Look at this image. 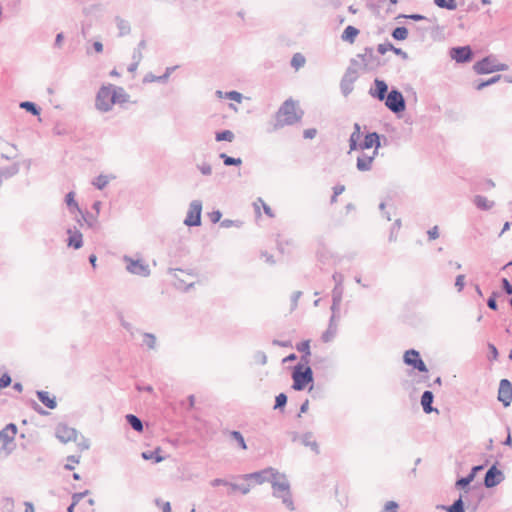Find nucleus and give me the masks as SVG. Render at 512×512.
Instances as JSON below:
<instances>
[{"label":"nucleus","instance_id":"nucleus-35","mask_svg":"<svg viewBox=\"0 0 512 512\" xmlns=\"http://www.w3.org/2000/svg\"><path fill=\"white\" fill-rule=\"evenodd\" d=\"M115 22H116L117 28L119 30V33H118L119 37H123V36L130 34L131 26L127 20L121 18L120 16H116Z\"/></svg>","mask_w":512,"mask_h":512},{"label":"nucleus","instance_id":"nucleus-54","mask_svg":"<svg viewBox=\"0 0 512 512\" xmlns=\"http://www.w3.org/2000/svg\"><path fill=\"white\" fill-rule=\"evenodd\" d=\"M343 297V286H334L332 290V300L335 302H341Z\"/></svg>","mask_w":512,"mask_h":512},{"label":"nucleus","instance_id":"nucleus-46","mask_svg":"<svg viewBox=\"0 0 512 512\" xmlns=\"http://www.w3.org/2000/svg\"><path fill=\"white\" fill-rule=\"evenodd\" d=\"M235 138L234 133L231 130H222L219 132H216L215 134V140L220 141H228L232 142Z\"/></svg>","mask_w":512,"mask_h":512},{"label":"nucleus","instance_id":"nucleus-3","mask_svg":"<svg viewBox=\"0 0 512 512\" xmlns=\"http://www.w3.org/2000/svg\"><path fill=\"white\" fill-rule=\"evenodd\" d=\"M291 377L293 380L292 388L295 391H302L313 382V370L309 365L298 363L294 366Z\"/></svg>","mask_w":512,"mask_h":512},{"label":"nucleus","instance_id":"nucleus-22","mask_svg":"<svg viewBox=\"0 0 512 512\" xmlns=\"http://www.w3.org/2000/svg\"><path fill=\"white\" fill-rule=\"evenodd\" d=\"M297 351L301 352L300 362L303 365H309L310 362V340H304L296 344Z\"/></svg>","mask_w":512,"mask_h":512},{"label":"nucleus","instance_id":"nucleus-7","mask_svg":"<svg viewBox=\"0 0 512 512\" xmlns=\"http://www.w3.org/2000/svg\"><path fill=\"white\" fill-rule=\"evenodd\" d=\"M123 261L126 263V270L133 275L148 277L151 274L149 265L141 259L134 260L128 255L123 256Z\"/></svg>","mask_w":512,"mask_h":512},{"label":"nucleus","instance_id":"nucleus-61","mask_svg":"<svg viewBox=\"0 0 512 512\" xmlns=\"http://www.w3.org/2000/svg\"><path fill=\"white\" fill-rule=\"evenodd\" d=\"M465 275L463 274H460L456 277L455 279V287L457 288V290L460 292L463 290L464 288V285H465Z\"/></svg>","mask_w":512,"mask_h":512},{"label":"nucleus","instance_id":"nucleus-1","mask_svg":"<svg viewBox=\"0 0 512 512\" xmlns=\"http://www.w3.org/2000/svg\"><path fill=\"white\" fill-rule=\"evenodd\" d=\"M303 112L300 114L296 111V102L292 99H287L282 103L275 115V122L269 132H275L284 126H291L299 122L302 118Z\"/></svg>","mask_w":512,"mask_h":512},{"label":"nucleus","instance_id":"nucleus-64","mask_svg":"<svg viewBox=\"0 0 512 512\" xmlns=\"http://www.w3.org/2000/svg\"><path fill=\"white\" fill-rule=\"evenodd\" d=\"M332 279L335 282V286H343L344 276L341 273L335 272L332 275Z\"/></svg>","mask_w":512,"mask_h":512},{"label":"nucleus","instance_id":"nucleus-5","mask_svg":"<svg viewBox=\"0 0 512 512\" xmlns=\"http://www.w3.org/2000/svg\"><path fill=\"white\" fill-rule=\"evenodd\" d=\"M473 70L479 74H490L508 70V65L498 62L496 56L488 55L473 65Z\"/></svg>","mask_w":512,"mask_h":512},{"label":"nucleus","instance_id":"nucleus-47","mask_svg":"<svg viewBox=\"0 0 512 512\" xmlns=\"http://www.w3.org/2000/svg\"><path fill=\"white\" fill-rule=\"evenodd\" d=\"M305 62V57L301 53H295L291 59V66L298 70L304 66Z\"/></svg>","mask_w":512,"mask_h":512},{"label":"nucleus","instance_id":"nucleus-9","mask_svg":"<svg viewBox=\"0 0 512 512\" xmlns=\"http://www.w3.org/2000/svg\"><path fill=\"white\" fill-rule=\"evenodd\" d=\"M449 56L452 60L459 64H465L472 61L474 52L469 45L452 47L449 50Z\"/></svg>","mask_w":512,"mask_h":512},{"label":"nucleus","instance_id":"nucleus-27","mask_svg":"<svg viewBox=\"0 0 512 512\" xmlns=\"http://www.w3.org/2000/svg\"><path fill=\"white\" fill-rule=\"evenodd\" d=\"M464 494H460L459 497L449 506H441L442 509L447 512H465Z\"/></svg>","mask_w":512,"mask_h":512},{"label":"nucleus","instance_id":"nucleus-39","mask_svg":"<svg viewBox=\"0 0 512 512\" xmlns=\"http://www.w3.org/2000/svg\"><path fill=\"white\" fill-rule=\"evenodd\" d=\"M161 449L158 447L153 451H144L141 456L144 460H153L155 463H159L164 460V457L160 455Z\"/></svg>","mask_w":512,"mask_h":512},{"label":"nucleus","instance_id":"nucleus-28","mask_svg":"<svg viewBox=\"0 0 512 512\" xmlns=\"http://www.w3.org/2000/svg\"><path fill=\"white\" fill-rule=\"evenodd\" d=\"M65 203L71 214H82V210L80 209L77 201L75 200V193L73 191H70L69 193L66 194Z\"/></svg>","mask_w":512,"mask_h":512},{"label":"nucleus","instance_id":"nucleus-37","mask_svg":"<svg viewBox=\"0 0 512 512\" xmlns=\"http://www.w3.org/2000/svg\"><path fill=\"white\" fill-rule=\"evenodd\" d=\"M125 419L133 430H135L136 432L143 431V429H144L143 422L138 416H136L134 414H127L125 416Z\"/></svg>","mask_w":512,"mask_h":512},{"label":"nucleus","instance_id":"nucleus-4","mask_svg":"<svg viewBox=\"0 0 512 512\" xmlns=\"http://www.w3.org/2000/svg\"><path fill=\"white\" fill-rule=\"evenodd\" d=\"M113 92V84L102 85L99 88L95 98V108L98 111L106 113L112 110L114 105Z\"/></svg>","mask_w":512,"mask_h":512},{"label":"nucleus","instance_id":"nucleus-31","mask_svg":"<svg viewBox=\"0 0 512 512\" xmlns=\"http://www.w3.org/2000/svg\"><path fill=\"white\" fill-rule=\"evenodd\" d=\"M113 98L114 104H124L129 101L130 96L123 87L114 85Z\"/></svg>","mask_w":512,"mask_h":512},{"label":"nucleus","instance_id":"nucleus-38","mask_svg":"<svg viewBox=\"0 0 512 512\" xmlns=\"http://www.w3.org/2000/svg\"><path fill=\"white\" fill-rule=\"evenodd\" d=\"M19 163H14L11 166L0 168V176L2 179H9L19 173Z\"/></svg>","mask_w":512,"mask_h":512},{"label":"nucleus","instance_id":"nucleus-13","mask_svg":"<svg viewBox=\"0 0 512 512\" xmlns=\"http://www.w3.org/2000/svg\"><path fill=\"white\" fill-rule=\"evenodd\" d=\"M357 78V71L351 67H348L340 82V89L345 97H347L353 91V84Z\"/></svg>","mask_w":512,"mask_h":512},{"label":"nucleus","instance_id":"nucleus-49","mask_svg":"<svg viewBox=\"0 0 512 512\" xmlns=\"http://www.w3.org/2000/svg\"><path fill=\"white\" fill-rule=\"evenodd\" d=\"M434 3L439 7L447 10H455L457 4L453 0H434Z\"/></svg>","mask_w":512,"mask_h":512},{"label":"nucleus","instance_id":"nucleus-2","mask_svg":"<svg viewBox=\"0 0 512 512\" xmlns=\"http://www.w3.org/2000/svg\"><path fill=\"white\" fill-rule=\"evenodd\" d=\"M270 484L272 486V495L275 498H279L282 500V503L290 510L293 511L295 509L294 502L292 499V493L290 489V483L285 474L279 473L278 476L272 477L270 479Z\"/></svg>","mask_w":512,"mask_h":512},{"label":"nucleus","instance_id":"nucleus-53","mask_svg":"<svg viewBox=\"0 0 512 512\" xmlns=\"http://www.w3.org/2000/svg\"><path fill=\"white\" fill-rule=\"evenodd\" d=\"M197 169L204 176H210L212 174V167L209 163L203 162L197 165Z\"/></svg>","mask_w":512,"mask_h":512},{"label":"nucleus","instance_id":"nucleus-51","mask_svg":"<svg viewBox=\"0 0 512 512\" xmlns=\"http://www.w3.org/2000/svg\"><path fill=\"white\" fill-rule=\"evenodd\" d=\"M14 500L11 497H5L2 500V512H13Z\"/></svg>","mask_w":512,"mask_h":512},{"label":"nucleus","instance_id":"nucleus-14","mask_svg":"<svg viewBox=\"0 0 512 512\" xmlns=\"http://www.w3.org/2000/svg\"><path fill=\"white\" fill-rule=\"evenodd\" d=\"M55 435L59 441L67 443L69 441H76L78 432L76 429L60 423L56 426Z\"/></svg>","mask_w":512,"mask_h":512},{"label":"nucleus","instance_id":"nucleus-6","mask_svg":"<svg viewBox=\"0 0 512 512\" xmlns=\"http://www.w3.org/2000/svg\"><path fill=\"white\" fill-rule=\"evenodd\" d=\"M385 106L393 113L399 114L405 111L406 101L401 91L392 88L384 99Z\"/></svg>","mask_w":512,"mask_h":512},{"label":"nucleus","instance_id":"nucleus-32","mask_svg":"<svg viewBox=\"0 0 512 512\" xmlns=\"http://www.w3.org/2000/svg\"><path fill=\"white\" fill-rule=\"evenodd\" d=\"M473 203L478 209L483 211L490 210L495 204L494 201H490L482 195H476L473 199Z\"/></svg>","mask_w":512,"mask_h":512},{"label":"nucleus","instance_id":"nucleus-63","mask_svg":"<svg viewBox=\"0 0 512 512\" xmlns=\"http://www.w3.org/2000/svg\"><path fill=\"white\" fill-rule=\"evenodd\" d=\"M501 284H502V288L503 290L508 294V295H511L512 294V285L511 283L508 281L507 278H502L501 280Z\"/></svg>","mask_w":512,"mask_h":512},{"label":"nucleus","instance_id":"nucleus-26","mask_svg":"<svg viewBox=\"0 0 512 512\" xmlns=\"http://www.w3.org/2000/svg\"><path fill=\"white\" fill-rule=\"evenodd\" d=\"M362 136L361 133V126L359 123H354L353 125V132L350 135L349 138V149L350 151L358 150V142Z\"/></svg>","mask_w":512,"mask_h":512},{"label":"nucleus","instance_id":"nucleus-21","mask_svg":"<svg viewBox=\"0 0 512 512\" xmlns=\"http://www.w3.org/2000/svg\"><path fill=\"white\" fill-rule=\"evenodd\" d=\"M433 401H434V394L432 391L430 390H425L421 396V406L423 408V411L426 413V414H430L432 412H438V410L436 408H434L432 406L433 404Z\"/></svg>","mask_w":512,"mask_h":512},{"label":"nucleus","instance_id":"nucleus-58","mask_svg":"<svg viewBox=\"0 0 512 512\" xmlns=\"http://www.w3.org/2000/svg\"><path fill=\"white\" fill-rule=\"evenodd\" d=\"M393 48V44L390 42L382 43L377 46V51L379 54L384 55L387 51H391Z\"/></svg>","mask_w":512,"mask_h":512},{"label":"nucleus","instance_id":"nucleus-56","mask_svg":"<svg viewBox=\"0 0 512 512\" xmlns=\"http://www.w3.org/2000/svg\"><path fill=\"white\" fill-rule=\"evenodd\" d=\"M254 360L260 365H265L267 363V356L263 351H257L254 354Z\"/></svg>","mask_w":512,"mask_h":512},{"label":"nucleus","instance_id":"nucleus-45","mask_svg":"<svg viewBox=\"0 0 512 512\" xmlns=\"http://www.w3.org/2000/svg\"><path fill=\"white\" fill-rule=\"evenodd\" d=\"M219 158L223 160L225 166H240L242 164L241 158H234L226 153H220Z\"/></svg>","mask_w":512,"mask_h":512},{"label":"nucleus","instance_id":"nucleus-18","mask_svg":"<svg viewBox=\"0 0 512 512\" xmlns=\"http://www.w3.org/2000/svg\"><path fill=\"white\" fill-rule=\"evenodd\" d=\"M373 87L369 89V95L379 101H384L388 95V85L384 80L376 78Z\"/></svg>","mask_w":512,"mask_h":512},{"label":"nucleus","instance_id":"nucleus-10","mask_svg":"<svg viewBox=\"0 0 512 512\" xmlns=\"http://www.w3.org/2000/svg\"><path fill=\"white\" fill-rule=\"evenodd\" d=\"M202 202L200 200H193L184 220V224L188 227L201 225Z\"/></svg>","mask_w":512,"mask_h":512},{"label":"nucleus","instance_id":"nucleus-15","mask_svg":"<svg viewBox=\"0 0 512 512\" xmlns=\"http://www.w3.org/2000/svg\"><path fill=\"white\" fill-rule=\"evenodd\" d=\"M356 57L360 60L364 69L373 68L380 64L379 58L374 54L372 47H365L363 53L357 54Z\"/></svg>","mask_w":512,"mask_h":512},{"label":"nucleus","instance_id":"nucleus-41","mask_svg":"<svg viewBox=\"0 0 512 512\" xmlns=\"http://www.w3.org/2000/svg\"><path fill=\"white\" fill-rule=\"evenodd\" d=\"M8 147H11L13 149H17L16 145L14 144H10L9 142H7L6 140H4L3 138H0V154H1V157L5 160H11L13 159L15 156L13 155H10L8 153H6V150Z\"/></svg>","mask_w":512,"mask_h":512},{"label":"nucleus","instance_id":"nucleus-59","mask_svg":"<svg viewBox=\"0 0 512 512\" xmlns=\"http://www.w3.org/2000/svg\"><path fill=\"white\" fill-rule=\"evenodd\" d=\"M226 98L236 101V102H241L243 96L238 91H229V92H226Z\"/></svg>","mask_w":512,"mask_h":512},{"label":"nucleus","instance_id":"nucleus-55","mask_svg":"<svg viewBox=\"0 0 512 512\" xmlns=\"http://www.w3.org/2000/svg\"><path fill=\"white\" fill-rule=\"evenodd\" d=\"M498 296V292H493L491 296L487 300V306L491 309L496 311L498 309V304L496 301V298Z\"/></svg>","mask_w":512,"mask_h":512},{"label":"nucleus","instance_id":"nucleus-48","mask_svg":"<svg viewBox=\"0 0 512 512\" xmlns=\"http://www.w3.org/2000/svg\"><path fill=\"white\" fill-rule=\"evenodd\" d=\"M287 395L285 393H280L275 397L274 409L283 410L287 404Z\"/></svg>","mask_w":512,"mask_h":512},{"label":"nucleus","instance_id":"nucleus-34","mask_svg":"<svg viewBox=\"0 0 512 512\" xmlns=\"http://www.w3.org/2000/svg\"><path fill=\"white\" fill-rule=\"evenodd\" d=\"M377 139V132H369L365 135L362 142H358V149L367 150L375 145Z\"/></svg>","mask_w":512,"mask_h":512},{"label":"nucleus","instance_id":"nucleus-60","mask_svg":"<svg viewBox=\"0 0 512 512\" xmlns=\"http://www.w3.org/2000/svg\"><path fill=\"white\" fill-rule=\"evenodd\" d=\"M11 382H12V379H11L10 375L8 373H4L0 377V389L9 386L11 384Z\"/></svg>","mask_w":512,"mask_h":512},{"label":"nucleus","instance_id":"nucleus-8","mask_svg":"<svg viewBox=\"0 0 512 512\" xmlns=\"http://www.w3.org/2000/svg\"><path fill=\"white\" fill-rule=\"evenodd\" d=\"M279 471L275 468L268 467L261 471H256L248 474H242L237 476V479H242L245 481L253 480L256 484H263L264 482H269L272 477L278 476Z\"/></svg>","mask_w":512,"mask_h":512},{"label":"nucleus","instance_id":"nucleus-42","mask_svg":"<svg viewBox=\"0 0 512 512\" xmlns=\"http://www.w3.org/2000/svg\"><path fill=\"white\" fill-rule=\"evenodd\" d=\"M408 29L405 26H398L393 29L391 35L397 41H403L408 37Z\"/></svg>","mask_w":512,"mask_h":512},{"label":"nucleus","instance_id":"nucleus-24","mask_svg":"<svg viewBox=\"0 0 512 512\" xmlns=\"http://www.w3.org/2000/svg\"><path fill=\"white\" fill-rule=\"evenodd\" d=\"M36 395L39 401L49 409H55L57 407V401L55 396H51L47 391H36Z\"/></svg>","mask_w":512,"mask_h":512},{"label":"nucleus","instance_id":"nucleus-50","mask_svg":"<svg viewBox=\"0 0 512 512\" xmlns=\"http://www.w3.org/2000/svg\"><path fill=\"white\" fill-rule=\"evenodd\" d=\"M143 343L149 348V349H155L156 348V336L152 333H143Z\"/></svg>","mask_w":512,"mask_h":512},{"label":"nucleus","instance_id":"nucleus-33","mask_svg":"<svg viewBox=\"0 0 512 512\" xmlns=\"http://www.w3.org/2000/svg\"><path fill=\"white\" fill-rule=\"evenodd\" d=\"M301 443L311 448L312 451H314L316 454H319V446L315 440H313V433L312 432H306L301 436Z\"/></svg>","mask_w":512,"mask_h":512},{"label":"nucleus","instance_id":"nucleus-17","mask_svg":"<svg viewBox=\"0 0 512 512\" xmlns=\"http://www.w3.org/2000/svg\"><path fill=\"white\" fill-rule=\"evenodd\" d=\"M483 469H484L483 465L473 466L471 471H470V473L468 475H466L465 477H461V478L457 479V481L455 482V487L457 489L464 490V494H467L469 492V490H470L469 489L470 483L475 479L477 473L480 472Z\"/></svg>","mask_w":512,"mask_h":512},{"label":"nucleus","instance_id":"nucleus-36","mask_svg":"<svg viewBox=\"0 0 512 512\" xmlns=\"http://www.w3.org/2000/svg\"><path fill=\"white\" fill-rule=\"evenodd\" d=\"M312 365L316 370L327 369L332 367V361L326 356L315 355Z\"/></svg>","mask_w":512,"mask_h":512},{"label":"nucleus","instance_id":"nucleus-43","mask_svg":"<svg viewBox=\"0 0 512 512\" xmlns=\"http://www.w3.org/2000/svg\"><path fill=\"white\" fill-rule=\"evenodd\" d=\"M113 178H114V176L109 177L107 175L100 174L99 176H97L93 180L92 184L97 189L102 190V189H104L107 186V184L109 183L110 179H113Z\"/></svg>","mask_w":512,"mask_h":512},{"label":"nucleus","instance_id":"nucleus-29","mask_svg":"<svg viewBox=\"0 0 512 512\" xmlns=\"http://www.w3.org/2000/svg\"><path fill=\"white\" fill-rule=\"evenodd\" d=\"M176 68H177V66L167 67L165 73L163 75H161V77H156L152 73H149V74H147L144 77V82H161V83H164V82H166L168 80V78L170 77L171 73Z\"/></svg>","mask_w":512,"mask_h":512},{"label":"nucleus","instance_id":"nucleus-11","mask_svg":"<svg viewBox=\"0 0 512 512\" xmlns=\"http://www.w3.org/2000/svg\"><path fill=\"white\" fill-rule=\"evenodd\" d=\"M403 361L406 365L413 367L419 372H428V368L422 360L419 351L409 349L404 353Z\"/></svg>","mask_w":512,"mask_h":512},{"label":"nucleus","instance_id":"nucleus-40","mask_svg":"<svg viewBox=\"0 0 512 512\" xmlns=\"http://www.w3.org/2000/svg\"><path fill=\"white\" fill-rule=\"evenodd\" d=\"M19 107L21 109H24L25 111L31 113L34 116H39L41 112V108L31 101H23L19 104Z\"/></svg>","mask_w":512,"mask_h":512},{"label":"nucleus","instance_id":"nucleus-25","mask_svg":"<svg viewBox=\"0 0 512 512\" xmlns=\"http://www.w3.org/2000/svg\"><path fill=\"white\" fill-rule=\"evenodd\" d=\"M337 333V323H336V316L332 315L329 320V325L327 330L322 334V341L325 343L330 342Z\"/></svg>","mask_w":512,"mask_h":512},{"label":"nucleus","instance_id":"nucleus-20","mask_svg":"<svg viewBox=\"0 0 512 512\" xmlns=\"http://www.w3.org/2000/svg\"><path fill=\"white\" fill-rule=\"evenodd\" d=\"M68 239L67 245L69 247H73L74 249H80L83 246V236L82 233L76 228H68L67 229Z\"/></svg>","mask_w":512,"mask_h":512},{"label":"nucleus","instance_id":"nucleus-44","mask_svg":"<svg viewBox=\"0 0 512 512\" xmlns=\"http://www.w3.org/2000/svg\"><path fill=\"white\" fill-rule=\"evenodd\" d=\"M80 215L82 216L84 225H86L87 227L94 229L96 227V225L98 224L96 215L89 213V212L84 213L83 211H82V214H80Z\"/></svg>","mask_w":512,"mask_h":512},{"label":"nucleus","instance_id":"nucleus-19","mask_svg":"<svg viewBox=\"0 0 512 512\" xmlns=\"http://www.w3.org/2000/svg\"><path fill=\"white\" fill-rule=\"evenodd\" d=\"M17 434V426L14 423L7 424L0 431V442L3 443L2 449H7V445L14 441Z\"/></svg>","mask_w":512,"mask_h":512},{"label":"nucleus","instance_id":"nucleus-23","mask_svg":"<svg viewBox=\"0 0 512 512\" xmlns=\"http://www.w3.org/2000/svg\"><path fill=\"white\" fill-rule=\"evenodd\" d=\"M373 161L374 156H369L368 154L362 152L357 157L356 167L361 172L370 171L372 169Z\"/></svg>","mask_w":512,"mask_h":512},{"label":"nucleus","instance_id":"nucleus-57","mask_svg":"<svg viewBox=\"0 0 512 512\" xmlns=\"http://www.w3.org/2000/svg\"><path fill=\"white\" fill-rule=\"evenodd\" d=\"M399 505L397 502L395 501H388L385 506H384V509L382 510V512H397V509H398Z\"/></svg>","mask_w":512,"mask_h":512},{"label":"nucleus","instance_id":"nucleus-12","mask_svg":"<svg viewBox=\"0 0 512 512\" xmlns=\"http://www.w3.org/2000/svg\"><path fill=\"white\" fill-rule=\"evenodd\" d=\"M504 479L503 471L498 469L496 464H493L485 473L484 486L486 488H493L503 482Z\"/></svg>","mask_w":512,"mask_h":512},{"label":"nucleus","instance_id":"nucleus-16","mask_svg":"<svg viewBox=\"0 0 512 512\" xmlns=\"http://www.w3.org/2000/svg\"><path fill=\"white\" fill-rule=\"evenodd\" d=\"M498 400L504 407H508L512 402V383L508 379H502L499 383Z\"/></svg>","mask_w":512,"mask_h":512},{"label":"nucleus","instance_id":"nucleus-62","mask_svg":"<svg viewBox=\"0 0 512 512\" xmlns=\"http://www.w3.org/2000/svg\"><path fill=\"white\" fill-rule=\"evenodd\" d=\"M427 235L429 240H435L439 237V229L438 226H434L427 231Z\"/></svg>","mask_w":512,"mask_h":512},{"label":"nucleus","instance_id":"nucleus-30","mask_svg":"<svg viewBox=\"0 0 512 512\" xmlns=\"http://www.w3.org/2000/svg\"><path fill=\"white\" fill-rule=\"evenodd\" d=\"M359 32H360L359 29H357L354 26L349 25L342 32L341 39L344 42L353 44L355 42V39L358 36Z\"/></svg>","mask_w":512,"mask_h":512},{"label":"nucleus","instance_id":"nucleus-52","mask_svg":"<svg viewBox=\"0 0 512 512\" xmlns=\"http://www.w3.org/2000/svg\"><path fill=\"white\" fill-rule=\"evenodd\" d=\"M231 437L237 441L238 445L242 448V449H247V446H246V442L244 440V437L243 435L239 432V431H232L231 432Z\"/></svg>","mask_w":512,"mask_h":512}]
</instances>
